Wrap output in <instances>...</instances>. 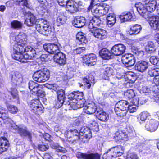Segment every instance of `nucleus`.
<instances>
[{
    "label": "nucleus",
    "mask_w": 159,
    "mask_h": 159,
    "mask_svg": "<svg viewBox=\"0 0 159 159\" xmlns=\"http://www.w3.org/2000/svg\"><path fill=\"white\" fill-rule=\"evenodd\" d=\"M85 49V48L84 47H79L75 49L74 53L75 54H79L83 52Z\"/></svg>",
    "instance_id": "obj_64"
},
{
    "label": "nucleus",
    "mask_w": 159,
    "mask_h": 159,
    "mask_svg": "<svg viewBox=\"0 0 159 159\" xmlns=\"http://www.w3.org/2000/svg\"><path fill=\"white\" fill-rule=\"evenodd\" d=\"M141 29L140 25H136L132 26L129 30V33L130 34H136L140 32Z\"/></svg>",
    "instance_id": "obj_32"
},
{
    "label": "nucleus",
    "mask_w": 159,
    "mask_h": 159,
    "mask_svg": "<svg viewBox=\"0 0 159 159\" xmlns=\"http://www.w3.org/2000/svg\"><path fill=\"white\" fill-rule=\"evenodd\" d=\"M149 116V114L147 111L142 112L140 114V120L142 121H144Z\"/></svg>",
    "instance_id": "obj_56"
},
{
    "label": "nucleus",
    "mask_w": 159,
    "mask_h": 159,
    "mask_svg": "<svg viewBox=\"0 0 159 159\" xmlns=\"http://www.w3.org/2000/svg\"><path fill=\"white\" fill-rule=\"evenodd\" d=\"M86 20L83 17L78 16L74 19L73 24L77 28H81L84 26L86 23Z\"/></svg>",
    "instance_id": "obj_16"
},
{
    "label": "nucleus",
    "mask_w": 159,
    "mask_h": 159,
    "mask_svg": "<svg viewBox=\"0 0 159 159\" xmlns=\"http://www.w3.org/2000/svg\"><path fill=\"white\" fill-rule=\"evenodd\" d=\"M57 97L58 100L60 101H62V102H63V100L65 97V93L64 90L61 89L58 90L57 91Z\"/></svg>",
    "instance_id": "obj_49"
},
{
    "label": "nucleus",
    "mask_w": 159,
    "mask_h": 159,
    "mask_svg": "<svg viewBox=\"0 0 159 159\" xmlns=\"http://www.w3.org/2000/svg\"><path fill=\"white\" fill-rule=\"evenodd\" d=\"M29 88L30 91H32L34 93H38L39 95L40 93L42 92L41 94L39 95L42 97H44L45 95V92L42 91L38 90L39 85L37 83L32 81H30L28 83Z\"/></svg>",
    "instance_id": "obj_11"
},
{
    "label": "nucleus",
    "mask_w": 159,
    "mask_h": 159,
    "mask_svg": "<svg viewBox=\"0 0 159 159\" xmlns=\"http://www.w3.org/2000/svg\"><path fill=\"white\" fill-rule=\"evenodd\" d=\"M159 123L154 120H151L147 121L145 127L150 132H154L157 128Z\"/></svg>",
    "instance_id": "obj_10"
},
{
    "label": "nucleus",
    "mask_w": 159,
    "mask_h": 159,
    "mask_svg": "<svg viewBox=\"0 0 159 159\" xmlns=\"http://www.w3.org/2000/svg\"><path fill=\"white\" fill-rule=\"evenodd\" d=\"M22 53L14 52L12 55V57L15 60L18 61H19L24 62L23 59H22V57L21 56H22Z\"/></svg>",
    "instance_id": "obj_48"
},
{
    "label": "nucleus",
    "mask_w": 159,
    "mask_h": 159,
    "mask_svg": "<svg viewBox=\"0 0 159 159\" xmlns=\"http://www.w3.org/2000/svg\"><path fill=\"white\" fill-rule=\"evenodd\" d=\"M132 14L130 12H128L120 16V18L123 22L130 20L132 18Z\"/></svg>",
    "instance_id": "obj_36"
},
{
    "label": "nucleus",
    "mask_w": 159,
    "mask_h": 159,
    "mask_svg": "<svg viewBox=\"0 0 159 159\" xmlns=\"http://www.w3.org/2000/svg\"><path fill=\"white\" fill-rule=\"evenodd\" d=\"M54 59L55 62L61 65H64L66 63V55L61 52L55 55Z\"/></svg>",
    "instance_id": "obj_12"
},
{
    "label": "nucleus",
    "mask_w": 159,
    "mask_h": 159,
    "mask_svg": "<svg viewBox=\"0 0 159 159\" xmlns=\"http://www.w3.org/2000/svg\"><path fill=\"white\" fill-rule=\"evenodd\" d=\"M42 20H43V22L36 24V29L39 32L42 34H44V31H43V30H44L43 26H44V20H42Z\"/></svg>",
    "instance_id": "obj_44"
},
{
    "label": "nucleus",
    "mask_w": 159,
    "mask_h": 159,
    "mask_svg": "<svg viewBox=\"0 0 159 159\" xmlns=\"http://www.w3.org/2000/svg\"><path fill=\"white\" fill-rule=\"evenodd\" d=\"M149 89L154 93L155 100L158 102H159L156 99V98L157 97H159V85H152Z\"/></svg>",
    "instance_id": "obj_29"
},
{
    "label": "nucleus",
    "mask_w": 159,
    "mask_h": 159,
    "mask_svg": "<svg viewBox=\"0 0 159 159\" xmlns=\"http://www.w3.org/2000/svg\"><path fill=\"white\" fill-rule=\"evenodd\" d=\"M27 37L25 34L23 33H20L17 36L19 39L18 42L22 43L23 45H26L27 43Z\"/></svg>",
    "instance_id": "obj_33"
},
{
    "label": "nucleus",
    "mask_w": 159,
    "mask_h": 159,
    "mask_svg": "<svg viewBox=\"0 0 159 159\" xmlns=\"http://www.w3.org/2000/svg\"><path fill=\"white\" fill-rule=\"evenodd\" d=\"M91 33L95 38L99 40H103L107 37V32L103 29H96L95 30H91Z\"/></svg>",
    "instance_id": "obj_9"
},
{
    "label": "nucleus",
    "mask_w": 159,
    "mask_h": 159,
    "mask_svg": "<svg viewBox=\"0 0 159 159\" xmlns=\"http://www.w3.org/2000/svg\"><path fill=\"white\" fill-rule=\"evenodd\" d=\"M38 2L40 4V7H42L45 10L47 7L49 5V3L46 0H38Z\"/></svg>",
    "instance_id": "obj_58"
},
{
    "label": "nucleus",
    "mask_w": 159,
    "mask_h": 159,
    "mask_svg": "<svg viewBox=\"0 0 159 159\" xmlns=\"http://www.w3.org/2000/svg\"><path fill=\"white\" fill-rule=\"evenodd\" d=\"M26 45H23L22 43H20L18 42L17 43H16L13 47V50L15 52H19L20 53H23L24 47Z\"/></svg>",
    "instance_id": "obj_31"
},
{
    "label": "nucleus",
    "mask_w": 159,
    "mask_h": 159,
    "mask_svg": "<svg viewBox=\"0 0 159 159\" xmlns=\"http://www.w3.org/2000/svg\"><path fill=\"white\" fill-rule=\"evenodd\" d=\"M148 74L151 76H156L159 74V68H151L148 72Z\"/></svg>",
    "instance_id": "obj_45"
},
{
    "label": "nucleus",
    "mask_w": 159,
    "mask_h": 159,
    "mask_svg": "<svg viewBox=\"0 0 159 159\" xmlns=\"http://www.w3.org/2000/svg\"><path fill=\"white\" fill-rule=\"evenodd\" d=\"M100 4L99 5H94L91 8H89V10L91 11L93 14L95 16L100 15Z\"/></svg>",
    "instance_id": "obj_37"
},
{
    "label": "nucleus",
    "mask_w": 159,
    "mask_h": 159,
    "mask_svg": "<svg viewBox=\"0 0 159 159\" xmlns=\"http://www.w3.org/2000/svg\"><path fill=\"white\" fill-rule=\"evenodd\" d=\"M97 116L98 118L101 121L103 122H106L108 120V114L106 113L105 112L102 111H97Z\"/></svg>",
    "instance_id": "obj_26"
},
{
    "label": "nucleus",
    "mask_w": 159,
    "mask_h": 159,
    "mask_svg": "<svg viewBox=\"0 0 159 159\" xmlns=\"http://www.w3.org/2000/svg\"><path fill=\"white\" fill-rule=\"evenodd\" d=\"M44 26H43V31H44V34H46L48 33L51 32V28L49 24L46 21L44 20Z\"/></svg>",
    "instance_id": "obj_51"
},
{
    "label": "nucleus",
    "mask_w": 159,
    "mask_h": 159,
    "mask_svg": "<svg viewBox=\"0 0 159 159\" xmlns=\"http://www.w3.org/2000/svg\"><path fill=\"white\" fill-rule=\"evenodd\" d=\"M44 49L51 54H53V52L52 51L53 48V44L48 43V44H45L43 46Z\"/></svg>",
    "instance_id": "obj_47"
},
{
    "label": "nucleus",
    "mask_w": 159,
    "mask_h": 159,
    "mask_svg": "<svg viewBox=\"0 0 159 159\" xmlns=\"http://www.w3.org/2000/svg\"><path fill=\"white\" fill-rule=\"evenodd\" d=\"M85 159H100V156L98 153L87 154Z\"/></svg>",
    "instance_id": "obj_52"
},
{
    "label": "nucleus",
    "mask_w": 159,
    "mask_h": 159,
    "mask_svg": "<svg viewBox=\"0 0 159 159\" xmlns=\"http://www.w3.org/2000/svg\"><path fill=\"white\" fill-rule=\"evenodd\" d=\"M121 61L126 66L131 67L134 64L135 59L132 54H126L122 56Z\"/></svg>",
    "instance_id": "obj_4"
},
{
    "label": "nucleus",
    "mask_w": 159,
    "mask_h": 159,
    "mask_svg": "<svg viewBox=\"0 0 159 159\" xmlns=\"http://www.w3.org/2000/svg\"><path fill=\"white\" fill-rule=\"evenodd\" d=\"M66 9L71 13H73L78 11V9L76 5L74 4H70V3L68 2L66 6Z\"/></svg>",
    "instance_id": "obj_38"
},
{
    "label": "nucleus",
    "mask_w": 159,
    "mask_h": 159,
    "mask_svg": "<svg viewBox=\"0 0 159 159\" xmlns=\"http://www.w3.org/2000/svg\"><path fill=\"white\" fill-rule=\"evenodd\" d=\"M49 75L50 72L48 69L43 68L34 72L33 78L35 81L39 83H43L48 80Z\"/></svg>",
    "instance_id": "obj_1"
},
{
    "label": "nucleus",
    "mask_w": 159,
    "mask_h": 159,
    "mask_svg": "<svg viewBox=\"0 0 159 159\" xmlns=\"http://www.w3.org/2000/svg\"><path fill=\"white\" fill-rule=\"evenodd\" d=\"M23 51L25 52H27V53L31 54H33V55H35L36 54V51L30 46H27L25 48H24Z\"/></svg>",
    "instance_id": "obj_50"
},
{
    "label": "nucleus",
    "mask_w": 159,
    "mask_h": 159,
    "mask_svg": "<svg viewBox=\"0 0 159 159\" xmlns=\"http://www.w3.org/2000/svg\"><path fill=\"white\" fill-rule=\"evenodd\" d=\"M83 107L84 112L88 114L94 113L97 110L96 106L93 102L89 103Z\"/></svg>",
    "instance_id": "obj_17"
},
{
    "label": "nucleus",
    "mask_w": 159,
    "mask_h": 159,
    "mask_svg": "<svg viewBox=\"0 0 159 159\" xmlns=\"http://www.w3.org/2000/svg\"><path fill=\"white\" fill-rule=\"evenodd\" d=\"M17 1L20 5L25 6L28 8L30 7V4L28 3V0H17Z\"/></svg>",
    "instance_id": "obj_54"
},
{
    "label": "nucleus",
    "mask_w": 159,
    "mask_h": 159,
    "mask_svg": "<svg viewBox=\"0 0 159 159\" xmlns=\"http://www.w3.org/2000/svg\"><path fill=\"white\" fill-rule=\"evenodd\" d=\"M145 48L146 51L148 52H152L156 50L155 44L151 41H148L146 43Z\"/></svg>",
    "instance_id": "obj_28"
},
{
    "label": "nucleus",
    "mask_w": 159,
    "mask_h": 159,
    "mask_svg": "<svg viewBox=\"0 0 159 159\" xmlns=\"http://www.w3.org/2000/svg\"><path fill=\"white\" fill-rule=\"evenodd\" d=\"M12 75V82L15 85L19 84L22 80L20 74L18 72L16 71Z\"/></svg>",
    "instance_id": "obj_25"
},
{
    "label": "nucleus",
    "mask_w": 159,
    "mask_h": 159,
    "mask_svg": "<svg viewBox=\"0 0 159 159\" xmlns=\"http://www.w3.org/2000/svg\"><path fill=\"white\" fill-rule=\"evenodd\" d=\"M99 54L103 59L109 60L112 57V53L111 51L106 48L102 49L99 52Z\"/></svg>",
    "instance_id": "obj_23"
},
{
    "label": "nucleus",
    "mask_w": 159,
    "mask_h": 159,
    "mask_svg": "<svg viewBox=\"0 0 159 159\" xmlns=\"http://www.w3.org/2000/svg\"><path fill=\"white\" fill-rule=\"evenodd\" d=\"M128 102L125 100L118 102L115 105V112L119 116H125L128 112Z\"/></svg>",
    "instance_id": "obj_2"
},
{
    "label": "nucleus",
    "mask_w": 159,
    "mask_h": 159,
    "mask_svg": "<svg viewBox=\"0 0 159 159\" xmlns=\"http://www.w3.org/2000/svg\"><path fill=\"white\" fill-rule=\"evenodd\" d=\"M138 108V105L135 104L128 105V110L130 113L135 112Z\"/></svg>",
    "instance_id": "obj_55"
},
{
    "label": "nucleus",
    "mask_w": 159,
    "mask_h": 159,
    "mask_svg": "<svg viewBox=\"0 0 159 159\" xmlns=\"http://www.w3.org/2000/svg\"><path fill=\"white\" fill-rule=\"evenodd\" d=\"M148 68V63L143 61H138L135 66V70L141 72H144Z\"/></svg>",
    "instance_id": "obj_14"
},
{
    "label": "nucleus",
    "mask_w": 159,
    "mask_h": 159,
    "mask_svg": "<svg viewBox=\"0 0 159 159\" xmlns=\"http://www.w3.org/2000/svg\"><path fill=\"white\" fill-rule=\"evenodd\" d=\"M124 94L125 98L129 99L133 98L135 96L134 90L131 89L127 90L125 92Z\"/></svg>",
    "instance_id": "obj_46"
},
{
    "label": "nucleus",
    "mask_w": 159,
    "mask_h": 159,
    "mask_svg": "<svg viewBox=\"0 0 159 159\" xmlns=\"http://www.w3.org/2000/svg\"><path fill=\"white\" fill-rule=\"evenodd\" d=\"M45 86L48 89H51L52 91H57L58 88V85L55 84H46Z\"/></svg>",
    "instance_id": "obj_53"
},
{
    "label": "nucleus",
    "mask_w": 159,
    "mask_h": 159,
    "mask_svg": "<svg viewBox=\"0 0 159 159\" xmlns=\"http://www.w3.org/2000/svg\"><path fill=\"white\" fill-rule=\"evenodd\" d=\"M60 44L59 43L56 44H53L52 51L53 52V54H56L57 53L60 52L59 50Z\"/></svg>",
    "instance_id": "obj_61"
},
{
    "label": "nucleus",
    "mask_w": 159,
    "mask_h": 159,
    "mask_svg": "<svg viewBox=\"0 0 159 159\" xmlns=\"http://www.w3.org/2000/svg\"><path fill=\"white\" fill-rule=\"evenodd\" d=\"M107 24L111 27L114 25L116 21L115 15L113 14H109L107 17Z\"/></svg>",
    "instance_id": "obj_27"
},
{
    "label": "nucleus",
    "mask_w": 159,
    "mask_h": 159,
    "mask_svg": "<svg viewBox=\"0 0 159 159\" xmlns=\"http://www.w3.org/2000/svg\"><path fill=\"white\" fill-rule=\"evenodd\" d=\"M76 39L82 43H86L87 42L85 34L81 32H78L76 35Z\"/></svg>",
    "instance_id": "obj_39"
},
{
    "label": "nucleus",
    "mask_w": 159,
    "mask_h": 159,
    "mask_svg": "<svg viewBox=\"0 0 159 159\" xmlns=\"http://www.w3.org/2000/svg\"><path fill=\"white\" fill-rule=\"evenodd\" d=\"M83 80L84 83L85 84L84 85L88 89H89L91 86V82L90 80H88L87 78H85L83 79Z\"/></svg>",
    "instance_id": "obj_62"
},
{
    "label": "nucleus",
    "mask_w": 159,
    "mask_h": 159,
    "mask_svg": "<svg viewBox=\"0 0 159 159\" xmlns=\"http://www.w3.org/2000/svg\"><path fill=\"white\" fill-rule=\"evenodd\" d=\"M8 111L12 113H16L18 111L16 107L13 105H9L7 107Z\"/></svg>",
    "instance_id": "obj_57"
},
{
    "label": "nucleus",
    "mask_w": 159,
    "mask_h": 159,
    "mask_svg": "<svg viewBox=\"0 0 159 159\" xmlns=\"http://www.w3.org/2000/svg\"><path fill=\"white\" fill-rule=\"evenodd\" d=\"M97 61L95 54L90 53L85 56L83 58L84 63L88 64L89 66H94L96 64Z\"/></svg>",
    "instance_id": "obj_8"
},
{
    "label": "nucleus",
    "mask_w": 159,
    "mask_h": 159,
    "mask_svg": "<svg viewBox=\"0 0 159 159\" xmlns=\"http://www.w3.org/2000/svg\"><path fill=\"white\" fill-rule=\"evenodd\" d=\"M9 143L5 137L0 138V153L6 151L9 146Z\"/></svg>",
    "instance_id": "obj_15"
},
{
    "label": "nucleus",
    "mask_w": 159,
    "mask_h": 159,
    "mask_svg": "<svg viewBox=\"0 0 159 159\" xmlns=\"http://www.w3.org/2000/svg\"><path fill=\"white\" fill-rule=\"evenodd\" d=\"M9 116L5 109L0 107V122L1 124L4 123L10 120Z\"/></svg>",
    "instance_id": "obj_22"
},
{
    "label": "nucleus",
    "mask_w": 159,
    "mask_h": 159,
    "mask_svg": "<svg viewBox=\"0 0 159 159\" xmlns=\"http://www.w3.org/2000/svg\"><path fill=\"white\" fill-rule=\"evenodd\" d=\"M103 69L104 70V74L106 76V77H105L104 76V77L106 80H108L109 79V77L112 74L113 69L111 68L108 66L107 65L105 66Z\"/></svg>",
    "instance_id": "obj_30"
},
{
    "label": "nucleus",
    "mask_w": 159,
    "mask_h": 159,
    "mask_svg": "<svg viewBox=\"0 0 159 159\" xmlns=\"http://www.w3.org/2000/svg\"><path fill=\"white\" fill-rule=\"evenodd\" d=\"M126 47L123 44H117L114 46L111 49V51L113 54L119 56L125 52Z\"/></svg>",
    "instance_id": "obj_7"
},
{
    "label": "nucleus",
    "mask_w": 159,
    "mask_h": 159,
    "mask_svg": "<svg viewBox=\"0 0 159 159\" xmlns=\"http://www.w3.org/2000/svg\"><path fill=\"white\" fill-rule=\"evenodd\" d=\"M25 24L28 26H32L36 23L35 16L31 13L28 15L27 17L25 20Z\"/></svg>",
    "instance_id": "obj_24"
},
{
    "label": "nucleus",
    "mask_w": 159,
    "mask_h": 159,
    "mask_svg": "<svg viewBox=\"0 0 159 159\" xmlns=\"http://www.w3.org/2000/svg\"><path fill=\"white\" fill-rule=\"evenodd\" d=\"M34 55L31 54H29L28 53H26L25 52H24V54H22V59H23L24 62H21L25 63L27 62L26 61L27 60H31L33 58L35 57Z\"/></svg>",
    "instance_id": "obj_41"
},
{
    "label": "nucleus",
    "mask_w": 159,
    "mask_h": 159,
    "mask_svg": "<svg viewBox=\"0 0 159 159\" xmlns=\"http://www.w3.org/2000/svg\"><path fill=\"white\" fill-rule=\"evenodd\" d=\"M9 125L10 128L11 129L17 130L18 133L22 137L27 136L30 139L31 138V134L27 130L26 127L22 126L19 127L15 124L13 123H10Z\"/></svg>",
    "instance_id": "obj_3"
},
{
    "label": "nucleus",
    "mask_w": 159,
    "mask_h": 159,
    "mask_svg": "<svg viewBox=\"0 0 159 159\" xmlns=\"http://www.w3.org/2000/svg\"><path fill=\"white\" fill-rule=\"evenodd\" d=\"M60 44L59 43L56 44H53L52 51L53 52V54H56L57 53L60 52L59 50Z\"/></svg>",
    "instance_id": "obj_60"
},
{
    "label": "nucleus",
    "mask_w": 159,
    "mask_h": 159,
    "mask_svg": "<svg viewBox=\"0 0 159 159\" xmlns=\"http://www.w3.org/2000/svg\"><path fill=\"white\" fill-rule=\"evenodd\" d=\"M66 20V18L64 15H61L57 18V23L58 26L64 24Z\"/></svg>",
    "instance_id": "obj_42"
},
{
    "label": "nucleus",
    "mask_w": 159,
    "mask_h": 159,
    "mask_svg": "<svg viewBox=\"0 0 159 159\" xmlns=\"http://www.w3.org/2000/svg\"><path fill=\"white\" fill-rule=\"evenodd\" d=\"M22 23L17 20H14L11 23V27L15 29H21L22 27Z\"/></svg>",
    "instance_id": "obj_43"
},
{
    "label": "nucleus",
    "mask_w": 159,
    "mask_h": 159,
    "mask_svg": "<svg viewBox=\"0 0 159 159\" xmlns=\"http://www.w3.org/2000/svg\"><path fill=\"white\" fill-rule=\"evenodd\" d=\"M135 7L139 13L142 16L148 15V12L145 4H144L141 2H138L135 4Z\"/></svg>",
    "instance_id": "obj_13"
},
{
    "label": "nucleus",
    "mask_w": 159,
    "mask_h": 159,
    "mask_svg": "<svg viewBox=\"0 0 159 159\" xmlns=\"http://www.w3.org/2000/svg\"><path fill=\"white\" fill-rule=\"evenodd\" d=\"M65 136L67 137L68 140L74 141L78 140L79 138V133L76 129L70 130L65 132Z\"/></svg>",
    "instance_id": "obj_5"
},
{
    "label": "nucleus",
    "mask_w": 159,
    "mask_h": 159,
    "mask_svg": "<svg viewBox=\"0 0 159 159\" xmlns=\"http://www.w3.org/2000/svg\"><path fill=\"white\" fill-rule=\"evenodd\" d=\"M144 2L148 12H152L155 10L156 5V0H145Z\"/></svg>",
    "instance_id": "obj_18"
},
{
    "label": "nucleus",
    "mask_w": 159,
    "mask_h": 159,
    "mask_svg": "<svg viewBox=\"0 0 159 159\" xmlns=\"http://www.w3.org/2000/svg\"><path fill=\"white\" fill-rule=\"evenodd\" d=\"M100 21L96 17L93 18L90 20L88 24V28L89 31L91 33V30H95L96 26L99 25Z\"/></svg>",
    "instance_id": "obj_19"
},
{
    "label": "nucleus",
    "mask_w": 159,
    "mask_h": 159,
    "mask_svg": "<svg viewBox=\"0 0 159 159\" xmlns=\"http://www.w3.org/2000/svg\"><path fill=\"white\" fill-rule=\"evenodd\" d=\"M152 85H159V76H157L154 77L151 81Z\"/></svg>",
    "instance_id": "obj_63"
},
{
    "label": "nucleus",
    "mask_w": 159,
    "mask_h": 159,
    "mask_svg": "<svg viewBox=\"0 0 159 159\" xmlns=\"http://www.w3.org/2000/svg\"><path fill=\"white\" fill-rule=\"evenodd\" d=\"M150 62L153 65H157L159 62V59L157 57L152 56L150 58Z\"/></svg>",
    "instance_id": "obj_59"
},
{
    "label": "nucleus",
    "mask_w": 159,
    "mask_h": 159,
    "mask_svg": "<svg viewBox=\"0 0 159 159\" xmlns=\"http://www.w3.org/2000/svg\"><path fill=\"white\" fill-rule=\"evenodd\" d=\"M100 15L103 16L108 12L110 9V6L108 5L104 4L101 5L100 4Z\"/></svg>",
    "instance_id": "obj_35"
},
{
    "label": "nucleus",
    "mask_w": 159,
    "mask_h": 159,
    "mask_svg": "<svg viewBox=\"0 0 159 159\" xmlns=\"http://www.w3.org/2000/svg\"><path fill=\"white\" fill-rule=\"evenodd\" d=\"M80 132L84 134V135H87L88 137H91V131L89 128L87 126H84L80 130Z\"/></svg>",
    "instance_id": "obj_40"
},
{
    "label": "nucleus",
    "mask_w": 159,
    "mask_h": 159,
    "mask_svg": "<svg viewBox=\"0 0 159 159\" xmlns=\"http://www.w3.org/2000/svg\"><path fill=\"white\" fill-rule=\"evenodd\" d=\"M39 101L38 100H33L30 102V107L34 112L38 114L43 113V108L39 104Z\"/></svg>",
    "instance_id": "obj_6"
},
{
    "label": "nucleus",
    "mask_w": 159,
    "mask_h": 159,
    "mask_svg": "<svg viewBox=\"0 0 159 159\" xmlns=\"http://www.w3.org/2000/svg\"><path fill=\"white\" fill-rule=\"evenodd\" d=\"M70 95L73 99H76L77 100L80 101L83 99V93L82 92H74L70 93Z\"/></svg>",
    "instance_id": "obj_34"
},
{
    "label": "nucleus",
    "mask_w": 159,
    "mask_h": 159,
    "mask_svg": "<svg viewBox=\"0 0 159 159\" xmlns=\"http://www.w3.org/2000/svg\"><path fill=\"white\" fill-rule=\"evenodd\" d=\"M69 106H70L69 107L73 110H76L83 107V103L81 101L73 99L70 101Z\"/></svg>",
    "instance_id": "obj_21"
},
{
    "label": "nucleus",
    "mask_w": 159,
    "mask_h": 159,
    "mask_svg": "<svg viewBox=\"0 0 159 159\" xmlns=\"http://www.w3.org/2000/svg\"><path fill=\"white\" fill-rule=\"evenodd\" d=\"M149 24L154 30H159V16H153L150 20Z\"/></svg>",
    "instance_id": "obj_20"
}]
</instances>
